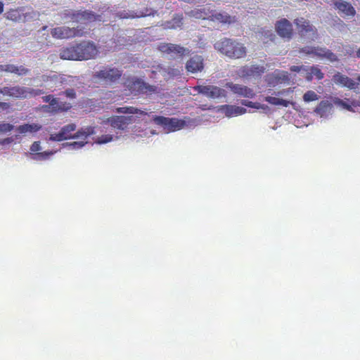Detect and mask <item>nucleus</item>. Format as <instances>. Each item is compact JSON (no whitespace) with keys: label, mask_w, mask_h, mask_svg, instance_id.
<instances>
[{"label":"nucleus","mask_w":360,"mask_h":360,"mask_svg":"<svg viewBox=\"0 0 360 360\" xmlns=\"http://www.w3.org/2000/svg\"><path fill=\"white\" fill-rule=\"evenodd\" d=\"M97 53L98 49L94 42L83 40L76 44L62 48L59 56L62 60L82 61L94 58Z\"/></svg>","instance_id":"1"},{"label":"nucleus","mask_w":360,"mask_h":360,"mask_svg":"<svg viewBox=\"0 0 360 360\" xmlns=\"http://www.w3.org/2000/svg\"><path fill=\"white\" fill-rule=\"evenodd\" d=\"M214 48L231 58L239 59L246 56V47L235 39H223L214 44Z\"/></svg>","instance_id":"2"},{"label":"nucleus","mask_w":360,"mask_h":360,"mask_svg":"<svg viewBox=\"0 0 360 360\" xmlns=\"http://www.w3.org/2000/svg\"><path fill=\"white\" fill-rule=\"evenodd\" d=\"M77 129L75 124H69L60 129L58 134H52L49 136V140L53 141H61L69 139H86L91 134H93L94 129L92 127H86L80 129L75 134L72 132Z\"/></svg>","instance_id":"3"},{"label":"nucleus","mask_w":360,"mask_h":360,"mask_svg":"<svg viewBox=\"0 0 360 360\" xmlns=\"http://www.w3.org/2000/svg\"><path fill=\"white\" fill-rule=\"evenodd\" d=\"M122 76V70L111 65H105L93 74V78L98 82L112 84L118 82Z\"/></svg>","instance_id":"4"},{"label":"nucleus","mask_w":360,"mask_h":360,"mask_svg":"<svg viewBox=\"0 0 360 360\" xmlns=\"http://www.w3.org/2000/svg\"><path fill=\"white\" fill-rule=\"evenodd\" d=\"M4 17L15 22H26L35 17V12L30 6H18L6 11Z\"/></svg>","instance_id":"5"},{"label":"nucleus","mask_w":360,"mask_h":360,"mask_svg":"<svg viewBox=\"0 0 360 360\" xmlns=\"http://www.w3.org/2000/svg\"><path fill=\"white\" fill-rule=\"evenodd\" d=\"M51 34L53 38L60 40L70 39L85 34L84 28L60 26L51 29Z\"/></svg>","instance_id":"6"},{"label":"nucleus","mask_w":360,"mask_h":360,"mask_svg":"<svg viewBox=\"0 0 360 360\" xmlns=\"http://www.w3.org/2000/svg\"><path fill=\"white\" fill-rule=\"evenodd\" d=\"M153 120L155 124L162 127L167 133L178 131L186 125L184 120L176 117L155 116Z\"/></svg>","instance_id":"7"},{"label":"nucleus","mask_w":360,"mask_h":360,"mask_svg":"<svg viewBox=\"0 0 360 360\" xmlns=\"http://www.w3.org/2000/svg\"><path fill=\"white\" fill-rule=\"evenodd\" d=\"M158 50L162 53L170 55L174 58H182L188 56L191 52L188 48L171 43H160L158 46Z\"/></svg>","instance_id":"8"},{"label":"nucleus","mask_w":360,"mask_h":360,"mask_svg":"<svg viewBox=\"0 0 360 360\" xmlns=\"http://www.w3.org/2000/svg\"><path fill=\"white\" fill-rule=\"evenodd\" d=\"M127 86L134 95L151 94L157 91L156 86L148 84L139 78H134L129 81Z\"/></svg>","instance_id":"9"},{"label":"nucleus","mask_w":360,"mask_h":360,"mask_svg":"<svg viewBox=\"0 0 360 360\" xmlns=\"http://www.w3.org/2000/svg\"><path fill=\"white\" fill-rule=\"evenodd\" d=\"M194 89L198 94H203L209 98L215 99L226 96L225 89L214 85H198L194 87Z\"/></svg>","instance_id":"10"},{"label":"nucleus","mask_w":360,"mask_h":360,"mask_svg":"<svg viewBox=\"0 0 360 360\" xmlns=\"http://www.w3.org/2000/svg\"><path fill=\"white\" fill-rule=\"evenodd\" d=\"M277 34L280 35L283 39L290 40L293 36L294 32L292 24L288 19L282 18L277 21L275 25Z\"/></svg>","instance_id":"11"},{"label":"nucleus","mask_w":360,"mask_h":360,"mask_svg":"<svg viewBox=\"0 0 360 360\" xmlns=\"http://www.w3.org/2000/svg\"><path fill=\"white\" fill-rule=\"evenodd\" d=\"M111 127L124 130L127 128L129 124L135 122V117L133 115L129 116H114L108 119Z\"/></svg>","instance_id":"12"},{"label":"nucleus","mask_w":360,"mask_h":360,"mask_svg":"<svg viewBox=\"0 0 360 360\" xmlns=\"http://www.w3.org/2000/svg\"><path fill=\"white\" fill-rule=\"evenodd\" d=\"M225 86L231 90V91L236 95L243 96L248 98H252L255 96V93L252 89L249 88L245 85L240 84H234L232 82L226 83Z\"/></svg>","instance_id":"13"},{"label":"nucleus","mask_w":360,"mask_h":360,"mask_svg":"<svg viewBox=\"0 0 360 360\" xmlns=\"http://www.w3.org/2000/svg\"><path fill=\"white\" fill-rule=\"evenodd\" d=\"M265 68L262 65H245L240 68L239 75L241 77H259L264 73Z\"/></svg>","instance_id":"14"},{"label":"nucleus","mask_w":360,"mask_h":360,"mask_svg":"<svg viewBox=\"0 0 360 360\" xmlns=\"http://www.w3.org/2000/svg\"><path fill=\"white\" fill-rule=\"evenodd\" d=\"M27 88L20 86H4L0 89V94L15 98H27Z\"/></svg>","instance_id":"15"},{"label":"nucleus","mask_w":360,"mask_h":360,"mask_svg":"<svg viewBox=\"0 0 360 360\" xmlns=\"http://www.w3.org/2000/svg\"><path fill=\"white\" fill-rule=\"evenodd\" d=\"M46 112L57 113L59 112H67L70 110L72 105L70 103L60 101L58 98H53L51 104L43 106Z\"/></svg>","instance_id":"16"},{"label":"nucleus","mask_w":360,"mask_h":360,"mask_svg":"<svg viewBox=\"0 0 360 360\" xmlns=\"http://www.w3.org/2000/svg\"><path fill=\"white\" fill-rule=\"evenodd\" d=\"M333 6L335 9L338 10L340 13L343 14L345 16H355V8L352 6L349 2L342 0H333Z\"/></svg>","instance_id":"17"},{"label":"nucleus","mask_w":360,"mask_h":360,"mask_svg":"<svg viewBox=\"0 0 360 360\" xmlns=\"http://www.w3.org/2000/svg\"><path fill=\"white\" fill-rule=\"evenodd\" d=\"M186 70L190 73H198L202 72L204 68L203 58L200 56H195L186 63Z\"/></svg>","instance_id":"18"},{"label":"nucleus","mask_w":360,"mask_h":360,"mask_svg":"<svg viewBox=\"0 0 360 360\" xmlns=\"http://www.w3.org/2000/svg\"><path fill=\"white\" fill-rule=\"evenodd\" d=\"M335 84H340L349 89H356L358 87V83L354 82L352 78L340 73L337 72L333 77Z\"/></svg>","instance_id":"19"},{"label":"nucleus","mask_w":360,"mask_h":360,"mask_svg":"<svg viewBox=\"0 0 360 360\" xmlns=\"http://www.w3.org/2000/svg\"><path fill=\"white\" fill-rule=\"evenodd\" d=\"M97 20L101 21V15H96L91 11H78L77 12L76 23H89Z\"/></svg>","instance_id":"20"},{"label":"nucleus","mask_w":360,"mask_h":360,"mask_svg":"<svg viewBox=\"0 0 360 360\" xmlns=\"http://www.w3.org/2000/svg\"><path fill=\"white\" fill-rule=\"evenodd\" d=\"M212 10L213 9H210V6L195 8V9L191 10L190 11H186V15L190 18L210 20Z\"/></svg>","instance_id":"21"},{"label":"nucleus","mask_w":360,"mask_h":360,"mask_svg":"<svg viewBox=\"0 0 360 360\" xmlns=\"http://www.w3.org/2000/svg\"><path fill=\"white\" fill-rule=\"evenodd\" d=\"M184 25V16L182 13H176L170 20H167L160 25L165 30L181 29Z\"/></svg>","instance_id":"22"},{"label":"nucleus","mask_w":360,"mask_h":360,"mask_svg":"<svg viewBox=\"0 0 360 360\" xmlns=\"http://www.w3.org/2000/svg\"><path fill=\"white\" fill-rule=\"evenodd\" d=\"M294 23L296 25L297 32H299V34L302 37L308 34L309 32H316V29L314 27V26L304 18H296L294 21Z\"/></svg>","instance_id":"23"},{"label":"nucleus","mask_w":360,"mask_h":360,"mask_svg":"<svg viewBox=\"0 0 360 360\" xmlns=\"http://www.w3.org/2000/svg\"><path fill=\"white\" fill-rule=\"evenodd\" d=\"M313 56L319 57L321 58H326L331 63L338 61V58L335 54L330 50H328L326 47L314 46L313 51Z\"/></svg>","instance_id":"24"},{"label":"nucleus","mask_w":360,"mask_h":360,"mask_svg":"<svg viewBox=\"0 0 360 360\" xmlns=\"http://www.w3.org/2000/svg\"><path fill=\"white\" fill-rule=\"evenodd\" d=\"M210 20L219 22L223 24H231L236 22V18L235 17L231 16L226 12H217L216 11L212 10Z\"/></svg>","instance_id":"25"},{"label":"nucleus","mask_w":360,"mask_h":360,"mask_svg":"<svg viewBox=\"0 0 360 360\" xmlns=\"http://www.w3.org/2000/svg\"><path fill=\"white\" fill-rule=\"evenodd\" d=\"M305 78L308 82H311L314 77L316 79L321 80L324 78V73L321 72L320 68L318 65L307 66L306 68Z\"/></svg>","instance_id":"26"},{"label":"nucleus","mask_w":360,"mask_h":360,"mask_svg":"<svg viewBox=\"0 0 360 360\" xmlns=\"http://www.w3.org/2000/svg\"><path fill=\"white\" fill-rule=\"evenodd\" d=\"M221 109L227 117H236L246 112L245 108L238 105H225L221 106Z\"/></svg>","instance_id":"27"},{"label":"nucleus","mask_w":360,"mask_h":360,"mask_svg":"<svg viewBox=\"0 0 360 360\" xmlns=\"http://www.w3.org/2000/svg\"><path fill=\"white\" fill-rule=\"evenodd\" d=\"M6 72L10 73H15L18 75H26L29 72V70L25 67H17L14 65L6 64L0 65V72Z\"/></svg>","instance_id":"28"},{"label":"nucleus","mask_w":360,"mask_h":360,"mask_svg":"<svg viewBox=\"0 0 360 360\" xmlns=\"http://www.w3.org/2000/svg\"><path fill=\"white\" fill-rule=\"evenodd\" d=\"M115 112L120 114H129V115H139L141 116H145L147 115L146 111H142L139 108L134 106H123L119 107L115 109Z\"/></svg>","instance_id":"29"},{"label":"nucleus","mask_w":360,"mask_h":360,"mask_svg":"<svg viewBox=\"0 0 360 360\" xmlns=\"http://www.w3.org/2000/svg\"><path fill=\"white\" fill-rule=\"evenodd\" d=\"M78 11H74L72 9H65L58 13V15L61 20L70 21L76 23V19L77 18Z\"/></svg>","instance_id":"30"},{"label":"nucleus","mask_w":360,"mask_h":360,"mask_svg":"<svg viewBox=\"0 0 360 360\" xmlns=\"http://www.w3.org/2000/svg\"><path fill=\"white\" fill-rule=\"evenodd\" d=\"M41 129V126L38 124H24L18 126L16 129L18 132L24 134L27 132L33 133L39 131Z\"/></svg>","instance_id":"31"},{"label":"nucleus","mask_w":360,"mask_h":360,"mask_svg":"<svg viewBox=\"0 0 360 360\" xmlns=\"http://www.w3.org/2000/svg\"><path fill=\"white\" fill-rule=\"evenodd\" d=\"M157 14V11H154L150 8H145L144 10L136 13L135 15H129L127 13H120V17L122 18H143L146 16L155 15Z\"/></svg>","instance_id":"32"},{"label":"nucleus","mask_w":360,"mask_h":360,"mask_svg":"<svg viewBox=\"0 0 360 360\" xmlns=\"http://www.w3.org/2000/svg\"><path fill=\"white\" fill-rule=\"evenodd\" d=\"M264 101H266L268 103L276 106L281 105L284 107H288L290 103V101L287 100H283L281 98H278L276 97L270 96H266L264 98Z\"/></svg>","instance_id":"33"},{"label":"nucleus","mask_w":360,"mask_h":360,"mask_svg":"<svg viewBox=\"0 0 360 360\" xmlns=\"http://www.w3.org/2000/svg\"><path fill=\"white\" fill-rule=\"evenodd\" d=\"M331 103L328 101H321L318 105H316L315 112L316 113L323 115L326 113L328 108H330Z\"/></svg>","instance_id":"34"},{"label":"nucleus","mask_w":360,"mask_h":360,"mask_svg":"<svg viewBox=\"0 0 360 360\" xmlns=\"http://www.w3.org/2000/svg\"><path fill=\"white\" fill-rule=\"evenodd\" d=\"M302 98L304 101L309 103L311 101L319 100V96L314 91L309 90L303 94Z\"/></svg>","instance_id":"35"},{"label":"nucleus","mask_w":360,"mask_h":360,"mask_svg":"<svg viewBox=\"0 0 360 360\" xmlns=\"http://www.w3.org/2000/svg\"><path fill=\"white\" fill-rule=\"evenodd\" d=\"M52 155V151L39 152L31 155V158L35 161H41L47 160L49 157Z\"/></svg>","instance_id":"36"},{"label":"nucleus","mask_w":360,"mask_h":360,"mask_svg":"<svg viewBox=\"0 0 360 360\" xmlns=\"http://www.w3.org/2000/svg\"><path fill=\"white\" fill-rule=\"evenodd\" d=\"M240 103L242 105L248 106V107H250V108H256V109L264 110V109L269 108L268 105H264L257 102H252V101H248V100H242Z\"/></svg>","instance_id":"37"},{"label":"nucleus","mask_w":360,"mask_h":360,"mask_svg":"<svg viewBox=\"0 0 360 360\" xmlns=\"http://www.w3.org/2000/svg\"><path fill=\"white\" fill-rule=\"evenodd\" d=\"M262 40L264 44H267L269 41H273L276 39V35L271 30H263L262 32Z\"/></svg>","instance_id":"38"},{"label":"nucleus","mask_w":360,"mask_h":360,"mask_svg":"<svg viewBox=\"0 0 360 360\" xmlns=\"http://www.w3.org/2000/svg\"><path fill=\"white\" fill-rule=\"evenodd\" d=\"M275 78L277 79L278 82L280 83L288 82L290 79L288 72L284 71L276 72Z\"/></svg>","instance_id":"39"},{"label":"nucleus","mask_w":360,"mask_h":360,"mask_svg":"<svg viewBox=\"0 0 360 360\" xmlns=\"http://www.w3.org/2000/svg\"><path fill=\"white\" fill-rule=\"evenodd\" d=\"M14 129V126L10 123L0 124V134H5L10 132Z\"/></svg>","instance_id":"40"},{"label":"nucleus","mask_w":360,"mask_h":360,"mask_svg":"<svg viewBox=\"0 0 360 360\" xmlns=\"http://www.w3.org/2000/svg\"><path fill=\"white\" fill-rule=\"evenodd\" d=\"M334 103H335V104H336L339 106H342L347 110L352 111V105L343 100L337 98L334 101Z\"/></svg>","instance_id":"41"},{"label":"nucleus","mask_w":360,"mask_h":360,"mask_svg":"<svg viewBox=\"0 0 360 360\" xmlns=\"http://www.w3.org/2000/svg\"><path fill=\"white\" fill-rule=\"evenodd\" d=\"M27 98L32 96H38L44 94V91L39 89L27 88Z\"/></svg>","instance_id":"42"},{"label":"nucleus","mask_w":360,"mask_h":360,"mask_svg":"<svg viewBox=\"0 0 360 360\" xmlns=\"http://www.w3.org/2000/svg\"><path fill=\"white\" fill-rule=\"evenodd\" d=\"M113 139V136L110 134H104L98 138V143L100 144L107 143Z\"/></svg>","instance_id":"43"},{"label":"nucleus","mask_w":360,"mask_h":360,"mask_svg":"<svg viewBox=\"0 0 360 360\" xmlns=\"http://www.w3.org/2000/svg\"><path fill=\"white\" fill-rule=\"evenodd\" d=\"M314 49V46H305L302 47L300 49V53H303L306 56L313 55V51Z\"/></svg>","instance_id":"44"},{"label":"nucleus","mask_w":360,"mask_h":360,"mask_svg":"<svg viewBox=\"0 0 360 360\" xmlns=\"http://www.w3.org/2000/svg\"><path fill=\"white\" fill-rule=\"evenodd\" d=\"M82 141H74L70 143V146L72 147L74 149H78L82 148L86 143V139H82Z\"/></svg>","instance_id":"45"},{"label":"nucleus","mask_w":360,"mask_h":360,"mask_svg":"<svg viewBox=\"0 0 360 360\" xmlns=\"http://www.w3.org/2000/svg\"><path fill=\"white\" fill-rule=\"evenodd\" d=\"M62 94L72 99L76 98V91L73 89H67L65 91L62 92Z\"/></svg>","instance_id":"46"},{"label":"nucleus","mask_w":360,"mask_h":360,"mask_svg":"<svg viewBox=\"0 0 360 360\" xmlns=\"http://www.w3.org/2000/svg\"><path fill=\"white\" fill-rule=\"evenodd\" d=\"M307 68V66H304V65H300V66L293 65L290 68V72H300L302 71V72L306 71Z\"/></svg>","instance_id":"47"},{"label":"nucleus","mask_w":360,"mask_h":360,"mask_svg":"<svg viewBox=\"0 0 360 360\" xmlns=\"http://www.w3.org/2000/svg\"><path fill=\"white\" fill-rule=\"evenodd\" d=\"M41 150V146L39 141H34L30 146V151L33 153H39Z\"/></svg>","instance_id":"48"},{"label":"nucleus","mask_w":360,"mask_h":360,"mask_svg":"<svg viewBox=\"0 0 360 360\" xmlns=\"http://www.w3.org/2000/svg\"><path fill=\"white\" fill-rule=\"evenodd\" d=\"M48 78H49L51 80H55L56 82H58L60 84H62L65 80V78L59 77L57 75H53V76L49 77Z\"/></svg>","instance_id":"49"},{"label":"nucleus","mask_w":360,"mask_h":360,"mask_svg":"<svg viewBox=\"0 0 360 360\" xmlns=\"http://www.w3.org/2000/svg\"><path fill=\"white\" fill-rule=\"evenodd\" d=\"M13 141V138H4L3 140L0 141L1 144H10Z\"/></svg>","instance_id":"50"},{"label":"nucleus","mask_w":360,"mask_h":360,"mask_svg":"<svg viewBox=\"0 0 360 360\" xmlns=\"http://www.w3.org/2000/svg\"><path fill=\"white\" fill-rule=\"evenodd\" d=\"M53 96L49 94V95H46L45 96H43L42 97V101L46 102V103H49L50 104V102L51 101V100L53 99Z\"/></svg>","instance_id":"51"},{"label":"nucleus","mask_w":360,"mask_h":360,"mask_svg":"<svg viewBox=\"0 0 360 360\" xmlns=\"http://www.w3.org/2000/svg\"><path fill=\"white\" fill-rule=\"evenodd\" d=\"M353 51H351V52H349V55L352 56H354V57H356L358 58H360V46L359 48L358 49V50L356 51L355 54L353 55Z\"/></svg>","instance_id":"52"},{"label":"nucleus","mask_w":360,"mask_h":360,"mask_svg":"<svg viewBox=\"0 0 360 360\" xmlns=\"http://www.w3.org/2000/svg\"><path fill=\"white\" fill-rule=\"evenodd\" d=\"M10 107V104L6 102H1V105H0V108H2L4 110H7Z\"/></svg>","instance_id":"53"},{"label":"nucleus","mask_w":360,"mask_h":360,"mask_svg":"<svg viewBox=\"0 0 360 360\" xmlns=\"http://www.w3.org/2000/svg\"><path fill=\"white\" fill-rule=\"evenodd\" d=\"M289 92H292V90L290 89H283L282 91H278L277 95H283V94H288Z\"/></svg>","instance_id":"54"},{"label":"nucleus","mask_w":360,"mask_h":360,"mask_svg":"<svg viewBox=\"0 0 360 360\" xmlns=\"http://www.w3.org/2000/svg\"><path fill=\"white\" fill-rule=\"evenodd\" d=\"M4 12V2L0 1V14Z\"/></svg>","instance_id":"55"},{"label":"nucleus","mask_w":360,"mask_h":360,"mask_svg":"<svg viewBox=\"0 0 360 360\" xmlns=\"http://www.w3.org/2000/svg\"><path fill=\"white\" fill-rule=\"evenodd\" d=\"M356 79H357V81H358L359 82H360V75H359V76L357 77V78H356Z\"/></svg>","instance_id":"56"},{"label":"nucleus","mask_w":360,"mask_h":360,"mask_svg":"<svg viewBox=\"0 0 360 360\" xmlns=\"http://www.w3.org/2000/svg\"><path fill=\"white\" fill-rule=\"evenodd\" d=\"M183 1H185V2H191V1H192L193 0H183Z\"/></svg>","instance_id":"57"},{"label":"nucleus","mask_w":360,"mask_h":360,"mask_svg":"<svg viewBox=\"0 0 360 360\" xmlns=\"http://www.w3.org/2000/svg\"><path fill=\"white\" fill-rule=\"evenodd\" d=\"M0 105H1V101H0Z\"/></svg>","instance_id":"58"}]
</instances>
